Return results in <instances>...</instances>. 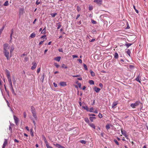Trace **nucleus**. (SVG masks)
Masks as SVG:
<instances>
[{
    "label": "nucleus",
    "instance_id": "64",
    "mask_svg": "<svg viewBox=\"0 0 148 148\" xmlns=\"http://www.w3.org/2000/svg\"><path fill=\"white\" fill-rule=\"evenodd\" d=\"M42 137L44 141L46 140H47L46 137L44 136L43 135Z\"/></svg>",
    "mask_w": 148,
    "mask_h": 148
},
{
    "label": "nucleus",
    "instance_id": "15",
    "mask_svg": "<svg viewBox=\"0 0 148 148\" xmlns=\"http://www.w3.org/2000/svg\"><path fill=\"white\" fill-rule=\"evenodd\" d=\"M61 57L60 56H58L55 58L54 59V60H56L58 62H60L61 59Z\"/></svg>",
    "mask_w": 148,
    "mask_h": 148
},
{
    "label": "nucleus",
    "instance_id": "45",
    "mask_svg": "<svg viewBox=\"0 0 148 148\" xmlns=\"http://www.w3.org/2000/svg\"><path fill=\"white\" fill-rule=\"evenodd\" d=\"M114 141L115 143L118 145H119V143H118V142L116 140V139H114Z\"/></svg>",
    "mask_w": 148,
    "mask_h": 148
},
{
    "label": "nucleus",
    "instance_id": "19",
    "mask_svg": "<svg viewBox=\"0 0 148 148\" xmlns=\"http://www.w3.org/2000/svg\"><path fill=\"white\" fill-rule=\"evenodd\" d=\"M45 78V74L43 73L41 79L40 80L42 82H43L44 79Z\"/></svg>",
    "mask_w": 148,
    "mask_h": 148
},
{
    "label": "nucleus",
    "instance_id": "11",
    "mask_svg": "<svg viewBox=\"0 0 148 148\" xmlns=\"http://www.w3.org/2000/svg\"><path fill=\"white\" fill-rule=\"evenodd\" d=\"M7 144V141L6 139H5L2 148H5L6 145Z\"/></svg>",
    "mask_w": 148,
    "mask_h": 148
},
{
    "label": "nucleus",
    "instance_id": "39",
    "mask_svg": "<svg viewBox=\"0 0 148 148\" xmlns=\"http://www.w3.org/2000/svg\"><path fill=\"white\" fill-rule=\"evenodd\" d=\"M89 83L90 84L93 85L94 84V82L92 80H90L89 81Z\"/></svg>",
    "mask_w": 148,
    "mask_h": 148
},
{
    "label": "nucleus",
    "instance_id": "24",
    "mask_svg": "<svg viewBox=\"0 0 148 148\" xmlns=\"http://www.w3.org/2000/svg\"><path fill=\"white\" fill-rule=\"evenodd\" d=\"M84 120L86 123H88V124L90 123L89 120L88 118H85Z\"/></svg>",
    "mask_w": 148,
    "mask_h": 148
},
{
    "label": "nucleus",
    "instance_id": "51",
    "mask_svg": "<svg viewBox=\"0 0 148 148\" xmlns=\"http://www.w3.org/2000/svg\"><path fill=\"white\" fill-rule=\"evenodd\" d=\"M40 68H39L37 69V73H39V72H40Z\"/></svg>",
    "mask_w": 148,
    "mask_h": 148
},
{
    "label": "nucleus",
    "instance_id": "48",
    "mask_svg": "<svg viewBox=\"0 0 148 148\" xmlns=\"http://www.w3.org/2000/svg\"><path fill=\"white\" fill-rule=\"evenodd\" d=\"M98 116L100 119L101 118L103 117L102 114L100 113H99Z\"/></svg>",
    "mask_w": 148,
    "mask_h": 148
},
{
    "label": "nucleus",
    "instance_id": "61",
    "mask_svg": "<svg viewBox=\"0 0 148 148\" xmlns=\"http://www.w3.org/2000/svg\"><path fill=\"white\" fill-rule=\"evenodd\" d=\"M78 85L79 86V88H81V86H82V84L81 83H78Z\"/></svg>",
    "mask_w": 148,
    "mask_h": 148
},
{
    "label": "nucleus",
    "instance_id": "52",
    "mask_svg": "<svg viewBox=\"0 0 148 148\" xmlns=\"http://www.w3.org/2000/svg\"><path fill=\"white\" fill-rule=\"evenodd\" d=\"M44 142H45V143L46 144V146H48V145H49V144L48 143V142H47V140H46Z\"/></svg>",
    "mask_w": 148,
    "mask_h": 148
},
{
    "label": "nucleus",
    "instance_id": "34",
    "mask_svg": "<svg viewBox=\"0 0 148 148\" xmlns=\"http://www.w3.org/2000/svg\"><path fill=\"white\" fill-rule=\"evenodd\" d=\"M4 26H3L2 28L0 29V36H1V35L2 33L3 29L4 28Z\"/></svg>",
    "mask_w": 148,
    "mask_h": 148
},
{
    "label": "nucleus",
    "instance_id": "8",
    "mask_svg": "<svg viewBox=\"0 0 148 148\" xmlns=\"http://www.w3.org/2000/svg\"><path fill=\"white\" fill-rule=\"evenodd\" d=\"M94 2L95 3H96L97 4L99 5H101L102 4V0H94Z\"/></svg>",
    "mask_w": 148,
    "mask_h": 148
},
{
    "label": "nucleus",
    "instance_id": "59",
    "mask_svg": "<svg viewBox=\"0 0 148 148\" xmlns=\"http://www.w3.org/2000/svg\"><path fill=\"white\" fill-rule=\"evenodd\" d=\"M53 84L54 85V86L56 88V87H57L58 86H57V84H56L55 82H54L53 83Z\"/></svg>",
    "mask_w": 148,
    "mask_h": 148
},
{
    "label": "nucleus",
    "instance_id": "58",
    "mask_svg": "<svg viewBox=\"0 0 148 148\" xmlns=\"http://www.w3.org/2000/svg\"><path fill=\"white\" fill-rule=\"evenodd\" d=\"M23 115L24 118H26L27 116V114L25 112H24L23 113Z\"/></svg>",
    "mask_w": 148,
    "mask_h": 148
},
{
    "label": "nucleus",
    "instance_id": "36",
    "mask_svg": "<svg viewBox=\"0 0 148 148\" xmlns=\"http://www.w3.org/2000/svg\"><path fill=\"white\" fill-rule=\"evenodd\" d=\"M12 81L14 85H15L16 84V80L14 77H12Z\"/></svg>",
    "mask_w": 148,
    "mask_h": 148
},
{
    "label": "nucleus",
    "instance_id": "50",
    "mask_svg": "<svg viewBox=\"0 0 148 148\" xmlns=\"http://www.w3.org/2000/svg\"><path fill=\"white\" fill-rule=\"evenodd\" d=\"M93 9V7L92 6H89V10L91 11Z\"/></svg>",
    "mask_w": 148,
    "mask_h": 148
},
{
    "label": "nucleus",
    "instance_id": "46",
    "mask_svg": "<svg viewBox=\"0 0 148 148\" xmlns=\"http://www.w3.org/2000/svg\"><path fill=\"white\" fill-rule=\"evenodd\" d=\"M81 8L78 5L77 6V10L78 12L79 11L81 10Z\"/></svg>",
    "mask_w": 148,
    "mask_h": 148
},
{
    "label": "nucleus",
    "instance_id": "37",
    "mask_svg": "<svg viewBox=\"0 0 148 148\" xmlns=\"http://www.w3.org/2000/svg\"><path fill=\"white\" fill-rule=\"evenodd\" d=\"M127 53L130 57L131 52L129 49H127Z\"/></svg>",
    "mask_w": 148,
    "mask_h": 148
},
{
    "label": "nucleus",
    "instance_id": "2",
    "mask_svg": "<svg viewBox=\"0 0 148 148\" xmlns=\"http://www.w3.org/2000/svg\"><path fill=\"white\" fill-rule=\"evenodd\" d=\"M31 111L33 114V116L34 118L36 119H37V118L36 113V110L35 108L33 106H31Z\"/></svg>",
    "mask_w": 148,
    "mask_h": 148
},
{
    "label": "nucleus",
    "instance_id": "1",
    "mask_svg": "<svg viewBox=\"0 0 148 148\" xmlns=\"http://www.w3.org/2000/svg\"><path fill=\"white\" fill-rule=\"evenodd\" d=\"M8 45L7 43H5L3 45V53L7 60H8L9 59V56L10 53L8 50L9 49V47H8Z\"/></svg>",
    "mask_w": 148,
    "mask_h": 148
},
{
    "label": "nucleus",
    "instance_id": "13",
    "mask_svg": "<svg viewBox=\"0 0 148 148\" xmlns=\"http://www.w3.org/2000/svg\"><path fill=\"white\" fill-rule=\"evenodd\" d=\"M100 90L101 89L99 88H98L96 86L94 87V90L97 93L99 92Z\"/></svg>",
    "mask_w": 148,
    "mask_h": 148
},
{
    "label": "nucleus",
    "instance_id": "49",
    "mask_svg": "<svg viewBox=\"0 0 148 148\" xmlns=\"http://www.w3.org/2000/svg\"><path fill=\"white\" fill-rule=\"evenodd\" d=\"M55 65V66L57 68H58L59 66V65L57 63H54Z\"/></svg>",
    "mask_w": 148,
    "mask_h": 148
},
{
    "label": "nucleus",
    "instance_id": "10",
    "mask_svg": "<svg viewBox=\"0 0 148 148\" xmlns=\"http://www.w3.org/2000/svg\"><path fill=\"white\" fill-rule=\"evenodd\" d=\"M53 145L58 148H65L63 146H62L61 145L58 144H54Z\"/></svg>",
    "mask_w": 148,
    "mask_h": 148
},
{
    "label": "nucleus",
    "instance_id": "33",
    "mask_svg": "<svg viewBox=\"0 0 148 148\" xmlns=\"http://www.w3.org/2000/svg\"><path fill=\"white\" fill-rule=\"evenodd\" d=\"M62 68H65L66 69H67L68 68L64 64H62Z\"/></svg>",
    "mask_w": 148,
    "mask_h": 148
},
{
    "label": "nucleus",
    "instance_id": "4",
    "mask_svg": "<svg viewBox=\"0 0 148 148\" xmlns=\"http://www.w3.org/2000/svg\"><path fill=\"white\" fill-rule=\"evenodd\" d=\"M25 12V11L23 8H22L19 9V14L20 16L21 15H23Z\"/></svg>",
    "mask_w": 148,
    "mask_h": 148
},
{
    "label": "nucleus",
    "instance_id": "22",
    "mask_svg": "<svg viewBox=\"0 0 148 148\" xmlns=\"http://www.w3.org/2000/svg\"><path fill=\"white\" fill-rule=\"evenodd\" d=\"M8 82L10 84V86H12V80L11 78L8 79Z\"/></svg>",
    "mask_w": 148,
    "mask_h": 148
},
{
    "label": "nucleus",
    "instance_id": "12",
    "mask_svg": "<svg viewBox=\"0 0 148 148\" xmlns=\"http://www.w3.org/2000/svg\"><path fill=\"white\" fill-rule=\"evenodd\" d=\"M60 85L62 86H64L66 85V83L64 82H61L60 83Z\"/></svg>",
    "mask_w": 148,
    "mask_h": 148
},
{
    "label": "nucleus",
    "instance_id": "29",
    "mask_svg": "<svg viewBox=\"0 0 148 148\" xmlns=\"http://www.w3.org/2000/svg\"><path fill=\"white\" fill-rule=\"evenodd\" d=\"M96 118L95 117H90L89 118V119L91 122H92L93 121V119H96Z\"/></svg>",
    "mask_w": 148,
    "mask_h": 148
},
{
    "label": "nucleus",
    "instance_id": "25",
    "mask_svg": "<svg viewBox=\"0 0 148 148\" xmlns=\"http://www.w3.org/2000/svg\"><path fill=\"white\" fill-rule=\"evenodd\" d=\"M119 56L118 53L116 52L114 54V57L116 59L118 58Z\"/></svg>",
    "mask_w": 148,
    "mask_h": 148
},
{
    "label": "nucleus",
    "instance_id": "44",
    "mask_svg": "<svg viewBox=\"0 0 148 148\" xmlns=\"http://www.w3.org/2000/svg\"><path fill=\"white\" fill-rule=\"evenodd\" d=\"M11 92H12L13 95H14L15 96L16 95V94L15 93L14 91V89L12 90H11Z\"/></svg>",
    "mask_w": 148,
    "mask_h": 148
},
{
    "label": "nucleus",
    "instance_id": "63",
    "mask_svg": "<svg viewBox=\"0 0 148 148\" xmlns=\"http://www.w3.org/2000/svg\"><path fill=\"white\" fill-rule=\"evenodd\" d=\"M99 86H100L101 88H102L103 87V85L101 83H100L99 84Z\"/></svg>",
    "mask_w": 148,
    "mask_h": 148
},
{
    "label": "nucleus",
    "instance_id": "43",
    "mask_svg": "<svg viewBox=\"0 0 148 148\" xmlns=\"http://www.w3.org/2000/svg\"><path fill=\"white\" fill-rule=\"evenodd\" d=\"M106 129L108 130L110 128V126L109 124H107L106 126Z\"/></svg>",
    "mask_w": 148,
    "mask_h": 148
},
{
    "label": "nucleus",
    "instance_id": "5",
    "mask_svg": "<svg viewBox=\"0 0 148 148\" xmlns=\"http://www.w3.org/2000/svg\"><path fill=\"white\" fill-rule=\"evenodd\" d=\"M13 117L15 123L16 125H18V122L19 121L18 118L14 115L13 116Z\"/></svg>",
    "mask_w": 148,
    "mask_h": 148
},
{
    "label": "nucleus",
    "instance_id": "41",
    "mask_svg": "<svg viewBox=\"0 0 148 148\" xmlns=\"http://www.w3.org/2000/svg\"><path fill=\"white\" fill-rule=\"evenodd\" d=\"M83 66H84V67L86 71L87 70L88 68H87L86 65L84 64H83Z\"/></svg>",
    "mask_w": 148,
    "mask_h": 148
},
{
    "label": "nucleus",
    "instance_id": "55",
    "mask_svg": "<svg viewBox=\"0 0 148 148\" xmlns=\"http://www.w3.org/2000/svg\"><path fill=\"white\" fill-rule=\"evenodd\" d=\"M91 22H92V23L93 24H96V21L95 20H92L91 21Z\"/></svg>",
    "mask_w": 148,
    "mask_h": 148
},
{
    "label": "nucleus",
    "instance_id": "21",
    "mask_svg": "<svg viewBox=\"0 0 148 148\" xmlns=\"http://www.w3.org/2000/svg\"><path fill=\"white\" fill-rule=\"evenodd\" d=\"M132 45V43H129L126 42L125 44V46H126L127 48H128L130 46Z\"/></svg>",
    "mask_w": 148,
    "mask_h": 148
},
{
    "label": "nucleus",
    "instance_id": "14",
    "mask_svg": "<svg viewBox=\"0 0 148 148\" xmlns=\"http://www.w3.org/2000/svg\"><path fill=\"white\" fill-rule=\"evenodd\" d=\"M140 74H139L138 76L137 77L136 79V80L138 81V82H139L140 83Z\"/></svg>",
    "mask_w": 148,
    "mask_h": 148
},
{
    "label": "nucleus",
    "instance_id": "56",
    "mask_svg": "<svg viewBox=\"0 0 148 148\" xmlns=\"http://www.w3.org/2000/svg\"><path fill=\"white\" fill-rule=\"evenodd\" d=\"M9 130L10 131H12V128H11V123L10 124V125L9 126Z\"/></svg>",
    "mask_w": 148,
    "mask_h": 148
},
{
    "label": "nucleus",
    "instance_id": "20",
    "mask_svg": "<svg viewBox=\"0 0 148 148\" xmlns=\"http://www.w3.org/2000/svg\"><path fill=\"white\" fill-rule=\"evenodd\" d=\"M14 49V45H12L10 49V53L11 54L12 52L13 51Z\"/></svg>",
    "mask_w": 148,
    "mask_h": 148
},
{
    "label": "nucleus",
    "instance_id": "27",
    "mask_svg": "<svg viewBox=\"0 0 148 148\" xmlns=\"http://www.w3.org/2000/svg\"><path fill=\"white\" fill-rule=\"evenodd\" d=\"M9 5L8 1H6L4 3L3 5L5 6H8Z\"/></svg>",
    "mask_w": 148,
    "mask_h": 148
},
{
    "label": "nucleus",
    "instance_id": "28",
    "mask_svg": "<svg viewBox=\"0 0 148 148\" xmlns=\"http://www.w3.org/2000/svg\"><path fill=\"white\" fill-rule=\"evenodd\" d=\"M57 25L58 27H57V29H59L61 26V23L60 22H59L57 23Z\"/></svg>",
    "mask_w": 148,
    "mask_h": 148
},
{
    "label": "nucleus",
    "instance_id": "54",
    "mask_svg": "<svg viewBox=\"0 0 148 148\" xmlns=\"http://www.w3.org/2000/svg\"><path fill=\"white\" fill-rule=\"evenodd\" d=\"M88 115L90 116H95V114H88Z\"/></svg>",
    "mask_w": 148,
    "mask_h": 148
},
{
    "label": "nucleus",
    "instance_id": "35",
    "mask_svg": "<svg viewBox=\"0 0 148 148\" xmlns=\"http://www.w3.org/2000/svg\"><path fill=\"white\" fill-rule=\"evenodd\" d=\"M83 108H84L85 110H86L87 111H88L89 109L88 108V107L87 106H83Z\"/></svg>",
    "mask_w": 148,
    "mask_h": 148
},
{
    "label": "nucleus",
    "instance_id": "38",
    "mask_svg": "<svg viewBox=\"0 0 148 148\" xmlns=\"http://www.w3.org/2000/svg\"><path fill=\"white\" fill-rule=\"evenodd\" d=\"M5 101H6V102L7 103V105H8V106L9 108H10V104L9 103V102H8V101L5 98Z\"/></svg>",
    "mask_w": 148,
    "mask_h": 148
},
{
    "label": "nucleus",
    "instance_id": "31",
    "mask_svg": "<svg viewBox=\"0 0 148 148\" xmlns=\"http://www.w3.org/2000/svg\"><path fill=\"white\" fill-rule=\"evenodd\" d=\"M57 14V13H51V15L52 16V17H54Z\"/></svg>",
    "mask_w": 148,
    "mask_h": 148
},
{
    "label": "nucleus",
    "instance_id": "9",
    "mask_svg": "<svg viewBox=\"0 0 148 148\" xmlns=\"http://www.w3.org/2000/svg\"><path fill=\"white\" fill-rule=\"evenodd\" d=\"M122 134L124 136L125 138H127V136H128L126 134V132L125 130H121Z\"/></svg>",
    "mask_w": 148,
    "mask_h": 148
},
{
    "label": "nucleus",
    "instance_id": "23",
    "mask_svg": "<svg viewBox=\"0 0 148 148\" xmlns=\"http://www.w3.org/2000/svg\"><path fill=\"white\" fill-rule=\"evenodd\" d=\"M90 73L91 74V75L92 76L94 77L95 76V74L94 72L93 71H92L91 70L90 71Z\"/></svg>",
    "mask_w": 148,
    "mask_h": 148
},
{
    "label": "nucleus",
    "instance_id": "47",
    "mask_svg": "<svg viewBox=\"0 0 148 148\" xmlns=\"http://www.w3.org/2000/svg\"><path fill=\"white\" fill-rule=\"evenodd\" d=\"M133 8H134V9L135 10V11L136 12V13H138V10H137L136 9V7H135V6L133 5Z\"/></svg>",
    "mask_w": 148,
    "mask_h": 148
},
{
    "label": "nucleus",
    "instance_id": "6",
    "mask_svg": "<svg viewBox=\"0 0 148 148\" xmlns=\"http://www.w3.org/2000/svg\"><path fill=\"white\" fill-rule=\"evenodd\" d=\"M32 64L33 65V66L31 67V69L33 70L35 69L36 68L37 64L36 62H34L32 63Z\"/></svg>",
    "mask_w": 148,
    "mask_h": 148
},
{
    "label": "nucleus",
    "instance_id": "62",
    "mask_svg": "<svg viewBox=\"0 0 148 148\" xmlns=\"http://www.w3.org/2000/svg\"><path fill=\"white\" fill-rule=\"evenodd\" d=\"M78 60L79 61V62L81 64L82 63V60L81 59H78Z\"/></svg>",
    "mask_w": 148,
    "mask_h": 148
},
{
    "label": "nucleus",
    "instance_id": "53",
    "mask_svg": "<svg viewBox=\"0 0 148 148\" xmlns=\"http://www.w3.org/2000/svg\"><path fill=\"white\" fill-rule=\"evenodd\" d=\"M80 75H73V77H80Z\"/></svg>",
    "mask_w": 148,
    "mask_h": 148
},
{
    "label": "nucleus",
    "instance_id": "18",
    "mask_svg": "<svg viewBox=\"0 0 148 148\" xmlns=\"http://www.w3.org/2000/svg\"><path fill=\"white\" fill-rule=\"evenodd\" d=\"M36 34H35L34 32L32 33L31 34L30 36L29 37V38H34L35 37Z\"/></svg>",
    "mask_w": 148,
    "mask_h": 148
},
{
    "label": "nucleus",
    "instance_id": "57",
    "mask_svg": "<svg viewBox=\"0 0 148 148\" xmlns=\"http://www.w3.org/2000/svg\"><path fill=\"white\" fill-rule=\"evenodd\" d=\"M72 57L73 58H78V56L77 55H73L72 56Z\"/></svg>",
    "mask_w": 148,
    "mask_h": 148
},
{
    "label": "nucleus",
    "instance_id": "26",
    "mask_svg": "<svg viewBox=\"0 0 148 148\" xmlns=\"http://www.w3.org/2000/svg\"><path fill=\"white\" fill-rule=\"evenodd\" d=\"M46 27H45L43 29V30L41 32V34H45V32L46 30Z\"/></svg>",
    "mask_w": 148,
    "mask_h": 148
},
{
    "label": "nucleus",
    "instance_id": "60",
    "mask_svg": "<svg viewBox=\"0 0 148 148\" xmlns=\"http://www.w3.org/2000/svg\"><path fill=\"white\" fill-rule=\"evenodd\" d=\"M58 51H59V52H63V50L62 48L59 49H58Z\"/></svg>",
    "mask_w": 148,
    "mask_h": 148
},
{
    "label": "nucleus",
    "instance_id": "17",
    "mask_svg": "<svg viewBox=\"0 0 148 148\" xmlns=\"http://www.w3.org/2000/svg\"><path fill=\"white\" fill-rule=\"evenodd\" d=\"M118 102L117 101H116V102H115V101H114V102L112 104V108H113L115 106H116V105H117L118 104Z\"/></svg>",
    "mask_w": 148,
    "mask_h": 148
},
{
    "label": "nucleus",
    "instance_id": "7",
    "mask_svg": "<svg viewBox=\"0 0 148 148\" xmlns=\"http://www.w3.org/2000/svg\"><path fill=\"white\" fill-rule=\"evenodd\" d=\"M5 72L6 73V75L8 79H9V78H11L10 75V73L9 71L8 70L6 69L5 70Z\"/></svg>",
    "mask_w": 148,
    "mask_h": 148
},
{
    "label": "nucleus",
    "instance_id": "3",
    "mask_svg": "<svg viewBox=\"0 0 148 148\" xmlns=\"http://www.w3.org/2000/svg\"><path fill=\"white\" fill-rule=\"evenodd\" d=\"M140 104H141V106L142 107L143 106V104L141 103L139 101H137L135 103L131 104L130 106L133 108H135L136 107L138 106Z\"/></svg>",
    "mask_w": 148,
    "mask_h": 148
},
{
    "label": "nucleus",
    "instance_id": "40",
    "mask_svg": "<svg viewBox=\"0 0 148 148\" xmlns=\"http://www.w3.org/2000/svg\"><path fill=\"white\" fill-rule=\"evenodd\" d=\"M81 143L83 144H85L86 143V141L84 140H81L79 141Z\"/></svg>",
    "mask_w": 148,
    "mask_h": 148
},
{
    "label": "nucleus",
    "instance_id": "16",
    "mask_svg": "<svg viewBox=\"0 0 148 148\" xmlns=\"http://www.w3.org/2000/svg\"><path fill=\"white\" fill-rule=\"evenodd\" d=\"M89 125L92 128L95 129V126L94 125V124L92 123H90L89 124Z\"/></svg>",
    "mask_w": 148,
    "mask_h": 148
},
{
    "label": "nucleus",
    "instance_id": "32",
    "mask_svg": "<svg viewBox=\"0 0 148 148\" xmlns=\"http://www.w3.org/2000/svg\"><path fill=\"white\" fill-rule=\"evenodd\" d=\"M30 132L31 136L32 137L33 136H34V134L33 132L32 129H31L30 130Z\"/></svg>",
    "mask_w": 148,
    "mask_h": 148
},
{
    "label": "nucleus",
    "instance_id": "42",
    "mask_svg": "<svg viewBox=\"0 0 148 148\" xmlns=\"http://www.w3.org/2000/svg\"><path fill=\"white\" fill-rule=\"evenodd\" d=\"M129 68L132 70L134 69V66L133 65H130L129 66Z\"/></svg>",
    "mask_w": 148,
    "mask_h": 148
},
{
    "label": "nucleus",
    "instance_id": "30",
    "mask_svg": "<svg viewBox=\"0 0 148 148\" xmlns=\"http://www.w3.org/2000/svg\"><path fill=\"white\" fill-rule=\"evenodd\" d=\"M88 112H94V109L92 107L90 108V109H89V110Z\"/></svg>",
    "mask_w": 148,
    "mask_h": 148
}]
</instances>
